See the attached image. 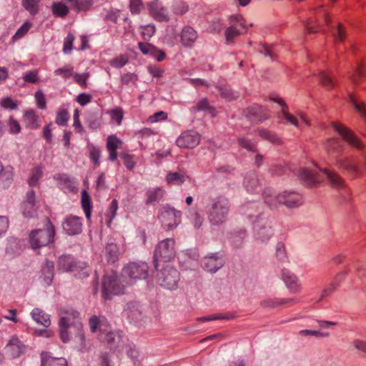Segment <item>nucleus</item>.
<instances>
[{
	"mask_svg": "<svg viewBox=\"0 0 366 366\" xmlns=\"http://www.w3.org/2000/svg\"><path fill=\"white\" fill-rule=\"evenodd\" d=\"M269 114L266 108L255 104L250 107L248 109V117L254 123H261L267 119Z\"/></svg>",
	"mask_w": 366,
	"mask_h": 366,
	"instance_id": "nucleus-20",
	"label": "nucleus"
},
{
	"mask_svg": "<svg viewBox=\"0 0 366 366\" xmlns=\"http://www.w3.org/2000/svg\"><path fill=\"white\" fill-rule=\"evenodd\" d=\"M81 206L86 219H89L91 217V201L85 191L82 192Z\"/></svg>",
	"mask_w": 366,
	"mask_h": 366,
	"instance_id": "nucleus-47",
	"label": "nucleus"
},
{
	"mask_svg": "<svg viewBox=\"0 0 366 366\" xmlns=\"http://www.w3.org/2000/svg\"><path fill=\"white\" fill-rule=\"evenodd\" d=\"M144 6L141 0H131L129 9L132 14H138L142 10Z\"/></svg>",
	"mask_w": 366,
	"mask_h": 366,
	"instance_id": "nucleus-60",
	"label": "nucleus"
},
{
	"mask_svg": "<svg viewBox=\"0 0 366 366\" xmlns=\"http://www.w3.org/2000/svg\"><path fill=\"white\" fill-rule=\"evenodd\" d=\"M121 141L115 136H109L107 138V148L109 153V159L111 161L116 160L117 157V149Z\"/></svg>",
	"mask_w": 366,
	"mask_h": 366,
	"instance_id": "nucleus-30",
	"label": "nucleus"
},
{
	"mask_svg": "<svg viewBox=\"0 0 366 366\" xmlns=\"http://www.w3.org/2000/svg\"><path fill=\"white\" fill-rule=\"evenodd\" d=\"M156 277L160 286L169 290H176L180 280L179 272L169 264L157 271Z\"/></svg>",
	"mask_w": 366,
	"mask_h": 366,
	"instance_id": "nucleus-6",
	"label": "nucleus"
},
{
	"mask_svg": "<svg viewBox=\"0 0 366 366\" xmlns=\"http://www.w3.org/2000/svg\"><path fill=\"white\" fill-rule=\"evenodd\" d=\"M263 197L265 202L270 207H275L277 204H282L287 208H297L302 204V196L295 192L285 191L277 195L270 190L264 191Z\"/></svg>",
	"mask_w": 366,
	"mask_h": 366,
	"instance_id": "nucleus-4",
	"label": "nucleus"
},
{
	"mask_svg": "<svg viewBox=\"0 0 366 366\" xmlns=\"http://www.w3.org/2000/svg\"><path fill=\"white\" fill-rule=\"evenodd\" d=\"M233 318V315L229 314H218L215 315L208 316V317H199L197 319L198 321L207 322V321H213V320H232Z\"/></svg>",
	"mask_w": 366,
	"mask_h": 366,
	"instance_id": "nucleus-53",
	"label": "nucleus"
},
{
	"mask_svg": "<svg viewBox=\"0 0 366 366\" xmlns=\"http://www.w3.org/2000/svg\"><path fill=\"white\" fill-rule=\"evenodd\" d=\"M182 212L174 207H163L159 219L164 227L167 229H172L181 223Z\"/></svg>",
	"mask_w": 366,
	"mask_h": 366,
	"instance_id": "nucleus-11",
	"label": "nucleus"
},
{
	"mask_svg": "<svg viewBox=\"0 0 366 366\" xmlns=\"http://www.w3.org/2000/svg\"><path fill=\"white\" fill-rule=\"evenodd\" d=\"M244 184L247 192L250 193L259 192V180L255 174H251L245 177Z\"/></svg>",
	"mask_w": 366,
	"mask_h": 366,
	"instance_id": "nucleus-31",
	"label": "nucleus"
},
{
	"mask_svg": "<svg viewBox=\"0 0 366 366\" xmlns=\"http://www.w3.org/2000/svg\"><path fill=\"white\" fill-rule=\"evenodd\" d=\"M89 328L92 332H99V337L105 341L111 347L119 346L122 336L119 332L112 331L110 325L104 317L93 316L89 321Z\"/></svg>",
	"mask_w": 366,
	"mask_h": 366,
	"instance_id": "nucleus-2",
	"label": "nucleus"
},
{
	"mask_svg": "<svg viewBox=\"0 0 366 366\" xmlns=\"http://www.w3.org/2000/svg\"><path fill=\"white\" fill-rule=\"evenodd\" d=\"M271 99L282 107V111L278 117L280 118L282 117L287 122H290L296 127H299L300 124L298 119L287 112L288 106L285 104L284 100L280 97H272Z\"/></svg>",
	"mask_w": 366,
	"mask_h": 366,
	"instance_id": "nucleus-25",
	"label": "nucleus"
},
{
	"mask_svg": "<svg viewBox=\"0 0 366 366\" xmlns=\"http://www.w3.org/2000/svg\"><path fill=\"white\" fill-rule=\"evenodd\" d=\"M176 254L175 241L172 238H167L159 242L154 249V259L155 267L157 268V262H169L174 259Z\"/></svg>",
	"mask_w": 366,
	"mask_h": 366,
	"instance_id": "nucleus-10",
	"label": "nucleus"
},
{
	"mask_svg": "<svg viewBox=\"0 0 366 366\" xmlns=\"http://www.w3.org/2000/svg\"><path fill=\"white\" fill-rule=\"evenodd\" d=\"M7 125L11 134H16L21 132L20 124L13 117L9 118L7 122Z\"/></svg>",
	"mask_w": 366,
	"mask_h": 366,
	"instance_id": "nucleus-56",
	"label": "nucleus"
},
{
	"mask_svg": "<svg viewBox=\"0 0 366 366\" xmlns=\"http://www.w3.org/2000/svg\"><path fill=\"white\" fill-rule=\"evenodd\" d=\"M164 194V191L159 188L156 187L152 189H149L147 192V199L146 201V204H153L158 202H159Z\"/></svg>",
	"mask_w": 366,
	"mask_h": 366,
	"instance_id": "nucleus-32",
	"label": "nucleus"
},
{
	"mask_svg": "<svg viewBox=\"0 0 366 366\" xmlns=\"http://www.w3.org/2000/svg\"><path fill=\"white\" fill-rule=\"evenodd\" d=\"M327 177L330 184L336 188H343L345 186L344 180L336 172H330L326 169L322 170Z\"/></svg>",
	"mask_w": 366,
	"mask_h": 366,
	"instance_id": "nucleus-33",
	"label": "nucleus"
},
{
	"mask_svg": "<svg viewBox=\"0 0 366 366\" xmlns=\"http://www.w3.org/2000/svg\"><path fill=\"white\" fill-rule=\"evenodd\" d=\"M240 34L241 31L237 29V27L234 26V25H230L226 29L224 33L227 42H232L236 37L240 35Z\"/></svg>",
	"mask_w": 366,
	"mask_h": 366,
	"instance_id": "nucleus-44",
	"label": "nucleus"
},
{
	"mask_svg": "<svg viewBox=\"0 0 366 366\" xmlns=\"http://www.w3.org/2000/svg\"><path fill=\"white\" fill-rule=\"evenodd\" d=\"M24 122L26 127L31 129H37L39 127L38 117L34 110H29L25 112L24 115Z\"/></svg>",
	"mask_w": 366,
	"mask_h": 366,
	"instance_id": "nucleus-37",
	"label": "nucleus"
},
{
	"mask_svg": "<svg viewBox=\"0 0 366 366\" xmlns=\"http://www.w3.org/2000/svg\"><path fill=\"white\" fill-rule=\"evenodd\" d=\"M31 24L29 22H25L16 31L12 39L14 41H16L22 38L29 30Z\"/></svg>",
	"mask_w": 366,
	"mask_h": 366,
	"instance_id": "nucleus-55",
	"label": "nucleus"
},
{
	"mask_svg": "<svg viewBox=\"0 0 366 366\" xmlns=\"http://www.w3.org/2000/svg\"><path fill=\"white\" fill-rule=\"evenodd\" d=\"M325 147L328 152L332 153H340L343 150V144L339 139H328Z\"/></svg>",
	"mask_w": 366,
	"mask_h": 366,
	"instance_id": "nucleus-42",
	"label": "nucleus"
},
{
	"mask_svg": "<svg viewBox=\"0 0 366 366\" xmlns=\"http://www.w3.org/2000/svg\"><path fill=\"white\" fill-rule=\"evenodd\" d=\"M55 234L54 227L48 221L46 228L31 231L29 235V241L34 249L46 246L51 242Z\"/></svg>",
	"mask_w": 366,
	"mask_h": 366,
	"instance_id": "nucleus-7",
	"label": "nucleus"
},
{
	"mask_svg": "<svg viewBox=\"0 0 366 366\" xmlns=\"http://www.w3.org/2000/svg\"><path fill=\"white\" fill-rule=\"evenodd\" d=\"M127 285L122 281H120L117 275L114 272H110L104 274L102 280V293L105 298H110L112 295L123 294L124 288Z\"/></svg>",
	"mask_w": 366,
	"mask_h": 366,
	"instance_id": "nucleus-8",
	"label": "nucleus"
},
{
	"mask_svg": "<svg viewBox=\"0 0 366 366\" xmlns=\"http://www.w3.org/2000/svg\"><path fill=\"white\" fill-rule=\"evenodd\" d=\"M43 171L41 167H34L30 172L28 178V184L29 187H33L36 186L39 183V179L42 177Z\"/></svg>",
	"mask_w": 366,
	"mask_h": 366,
	"instance_id": "nucleus-39",
	"label": "nucleus"
},
{
	"mask_svg": "<svg viewBox=\"0 0 366 366\" xmlns=\"http://www.w3.org/2000/svg\"><path fill=\"white\" fill-rule=\"evenodd\" d=\"M31 316L37 324L45 327H48L51 325L50 315L41 309L34 308L31 312Z\"/></svg>",
	"mask_w": 366,
	"mask_h": 366,
	"instance_id": "nucleus-27",
	"label": "nucleus"
},
{
	"mask_svg": "<svg viewBox=\"0 0 366 366\" xmlns=\"http://www.w3.org/2000/svg\"><path fill=\"white\" fill-rule=\"evenodd\" d=\"M93 0H74V9L76 11H87L93 5Z\"/></svg>",
	"mask_w": 366,
	"mask_h": 366,
	"instance_id": "nucleus-50",
	"label": "nucleus"
},
{
	"mask_svg": "<svg viewBox=\"0 0 366 366\" xmlns=\"http://www.w3.org/2000/svg\"><path fill=\"white\" fill-rule=\"evenodd\" d=\"M230 204L224 197H217L211 199L207 207V215L209 222L214 225L225 222L229 214Z\"/></svg>",
	"mask_w": 366,
	"mask_h": 366,
	"instance_id": "nucleus-3",
	"label": "nucleus"
},
{
	"mask_svg": "<svg viewBox=\"0 0 366 366\" xmlns=\"http://www.w3.org/2000/svg\"><path fill=\"white\" fill-rule=\"evenodd\" d=\"M51 11L55 16L64 18L69 14V8L62 2H53Z\"/></svg>",
	"mask_w": 366,
	"mask_h": 366,
	"instance_id": "nucleus-38",
	"label": "nucleus"
},
{
	"mask_svg": "<svg viewBox=\"0 0 366 366\" xmlns=\"http://www.w3.org/2000/svg\"><path fill=\"white\" fill-rule=\"evenodd\" d=\"M129 59L127 55L122 54L109 61L110 66L114 68H122L128 63Z\"/></svg>",
	"mask_w": 366,
	"mask_h": 366,
	"instance_id": "nucleus-48",
	"label": "nucleus"
},
{
	"mask_svg": "<svg viewBox=\"0 0 366 366\" xmlns=\"http://www.w3.org/2000/svg\"><path fill=\"white\" fill-rule=\"evenodd\" d=\"M298 176L301 181H302L307 186L316 185L323 180V178L319 173L316 166L312 169H300L298 172Z\"/></svg>",
	"mask_w": 366,
	"mask_h": 366,
	"instance_id": "nucleus-12",
	"label": "nucleus"
},
{
	"mask_svg": "<svg viewBox=\"0 0 366 366\" xmlns=\"http://www.w3.org/2000/svg\"><path fill=\"white\" fill-rule=\"evenodd\" d=\"M224 264V261L222 256L217 253L211 254L204 257L202 266L204 269L211 273H215Z\"/></svg>",
	"mask_w": 366,
	"mask_h": 366,
	"instance_id": "nucleus-17",
	"label": "nucleus"
},
{
	"mask_svg": "<svg viewBox=\"0 0 366 366\" xmlns=\"http://www.w3.org/2000/svg\"><path fill=\"white\" fill-rule=\"evenodd\" d=\"M230 24L231 25H234V26L237 27L238 26L242 27V29H247V25L245 24V20L240 14H235L230 17Z\"/></svg>",
	"mask_w": 366,
	"mask_h": 366,
	"instance_id": "nucleus-58",
	"label": "nucleus"
},
{
	"mask_svg": "<svg viewBox=\"0 0 366 366\" xmlns=\"http://www.w3.org/2000/svg\"><path fill=\"white\" fill-rule=\"evenodd\" d=\"M259 135L264 139L274 144H281L280 138L273 132L269 131L267 129H261L258 131Z\"/></svg>",
	"mask_w": 366,
	"mask_h": 366,
	"instance_id": "nucleus-40",
	"label": "nucleus"
},
{
	"mask_svg": "<svg viewBox=\"0 0 366 366\" xmlns=\"http://www.w3.org/2000/svg\"><path fill=\"white\" fill-rule=\"evenodd\" d=\"M21 210L25 217L33 218L35 217L37 206L35 202V192L33 189H30L26 192L24 201L21 204Z\"/></svg>",
	"mask_w": 366,
	"mask_h": 366,
	"instance_id": "nucleus-16",
	"label": "nucleus"
},
{
	"mask_svg": "<svg viewBox=\"0 0 366 366\" xmlns=\"http://www.w3.org/2000/svg\"><path fill=\"white\" fill-rule=\"evenodd\" d=\"M6 350L13 358H15L24 352V346L18 338L12 337L6 345Z\"/></svg>",
	"mask_w": 366,
	"mask_h": 366,
	"instance_id": "nucleus-26",
	"label": "nucleus"
},
{
	"mask_svg": "<svg viewBox=\"0 0 366 366\" xmlns=\"http://www.w3.org/2000/svg\"><path fill=\"white\" fill-rule=\"evenodd\" d=\"M219 91L221 96L227 101H231L238 97V94L227 86H219Z\"/></svg>",
	"mask_w": 366,
	"mask_h": 366,
	"instance_id": "nucleus-45",
	"label": "nucleus"
},
{
	"mask_svg": "<svg viewBox=\"0 0 366 366\" xmlns=\"http://www.w3.org/2000/svg\"><path fill=\"white\" fill-rule=\"evenodd\" d=\"M188 177L184 172H170L166 177V181L169 184L180 185L183 184Z\"/></svg>",
	"mask_w": 366,
	"mask_h": 366,
	"instance_id": "nucleus-35",
	"label": "nucleus"
},
{
	"mask_svg": "<svg viewBox=\"0 0 366 366\" xmlns=\"http://www.w3.org/2000/svg\"><path fill=\"white\" fill-rule=\"evenodd\" d=\"M142 34L144 39L151 38L155 33L156 28L154 24H148L141 26Z\"/></svg>",
	"mask_w": 366,
	"mask_h": 366,
	"instance_id": "nucleus-59",
	"label": "nucleus"
},
{
	"mask_svg": "<svg viewBox=\"0 0 366 366\" xmlns=\"http://www.w3.org/2000/svg\"><path fill=\"white\" fill-rule=\"evenodd\" d=\"M57 267L58 270L64 272H74L77 267H80V266H77V264L72 257L69 255H62L58 259Z\"/></svg>",
	"mask_w": 366,
	"mask_h": 366,
	"instance_id": "nucleus-24",
	"label": "nucleus"
},
{
	"mask_svg": "<svg viewBox=\"0 0 366 366\" xmlns=\"http://www.w3.org/2000/svg\"><path fill=\"white\" fill-rule=\"evenodd\" d=\"M54 264L52 261L46 260L41 268V280L47 286L51 285L54 277Z\"/></svg>",
	"mask_w": 366,
	"mask_h": 366,
	"instance_id": "nucleus-28",
	"label": "nucleus"
},
{
	"mask_svg": "<svg viewBox=\"0 0 366 366\" xmlns=\"http://www.w3.org/2000/svg\"><path fill=\"white\" fill-rule=\"evenodd\" d=\"M79 315V312L73 310H61L59 322V335L64 342H67L73 335L81 334L82 325Z\"/></svg>",
	"mask_w": 366,
	"mask_h": 366,
	"instance_id": "nucleus-1",
	"label": "nucleus"
},
{
	"mask_svg": "<svg viewBox=\"0 0 366 366\" xmlns=\"http://www.w3.org/2000/svg\"><path fill=\"white\" fill-rule=\"evenodd\" d=\"M250 218L256 239L262 242H267L274 234L272 221L263 214L252 215Z\"/></svg>",
	"mask_w": 366,
	"mask_h": 366,
	"instance_id": "nucleus-5",
	"label": "nucleus"
},
{
	"mask_svg": "<svg viewBox=\"0 0 366 366\" xmlns=\"http://www.w3.org/2000/svg\"><path fill=\"white\" fill-rule=\"evenodd\" d=\"M118 209V202L117 199H113L107 211L106 216L108 219L109 223L115 217L117 211Z\"/></svg>",
	"mask_w": 366,
	"mask_h": 366,
	"instance_id": "nucleus-54",
	"label": "nucleus"
},
{
	"mask_svg": "<svg viewBox=\"0 0 366 366\" xmlns=\"http://www.w3.org/2000/svg\"><path fill=\"white\" fill-rule=\"evenodd\" d=\"M56 75H59L64 79L73 76V66L68 64L54 71Z\"/></svg>",
	"mask_w": 366,
	"mask_h": 366,
	"instance_id": "nucleus-52",
	"label": "nucleus"
},
{
	"mask_svg": "<svg viewBox=\"0 0 366 366\" xmlns=\"http://www.w3.org/2000/svg\"><path fill=\"white\" fill-rule=\"evenodd\" d=\"M238 143L241 147L248 151L253 152L257 151L255 144L251 142V141L249 139L240 137L238 138Z\"/></svg>",
	"mask_w": 366,
	"mask_h": 366,
	"instance_id": "nucleus-61",
	"label": "nucleus"
},
{
	"mask_svg": "<svg viewBox=\"0 0 366 366\" xmlns=\"http://www.w3.org/2000/svg\"><path fill=\"white\" fill-rule=\"evenodd\" d=\"M69 119L68 112L64 109H59L56 113L55 122L60 126L66 125Z\"/></svg>",
	"mask_w": 366,
	"mask_h": 366,
	"instance_id": "nucleus-49",
	"label": "nucleus"
},
{
	"mask_svg": "<svg viewBox=\"0 0 366 366\" xmlns=\"http://www.w3.org/2000/svg\"><path fill=\"white\" fill-rule=\"evenodd\" d=\"M62 228L69 235H75L81 233L82 229V219L77 216H66L63 222Z\"/></svg>",
	"mask_w": 366,
	"mask_h": 366,
	"instance_id": "nucleus-14",
	"label": "nucleus"
},
{
	"mask_svg": "<svg viewBox=\"0 0 366 366\" xmlns=\"http://www.w3.org/2000/svg\"><path fill=\"white\" fill-rule=\"evenodd\" d=\"M325 20L327 25L331 30V32H332V35L334 36L335 40L340 41V42L344 40V34H345L342 25L340 24H338L335 28H332L330 25V16L328 14H325Z\"/></svg>",
	"mask_w": 366,
	"mask_h": 366,
	"instance_id": "nucleus-36",
	"label": "nucleus"
},
{
	"mask_svg": "<svg viewBox=\"0 0 366 366\" xmlns=\"http://www.w3.org/2000/svg\"><path fill=\"white\" fill-rule=\"evenodd\" d=\"M335 162L340 169L347 172L353 177H357L360 173L357 164L348 157H338L336 158Z\"/></svg>",
	"mask_w": 366,
	"mask_h": 366,
	"instance_id": "nucleus-18",
	"label": "nucleus"
},
{
	"mask_svg": "<svg viewBox=\"0 0 366 366\" xmlns=\"http://www.w3.org/2000/svg\"><path fill=\"white\" fill-rule=\"evenodd\" d=\"M197 38V32L189 26H184L180 34V42L185 47H192Z\"/></svg>",
	"mask_w": 366,
	"mask_h": 366,
	"instance_id": "nucleus-22",
	"label": "nucleus"
},
{
	"mask_svg": "<svg viewBox=\"0 0 366 366\" xmlns=\"http://www.w3.org/2000/svg\"><path fill=\"white\" fill-rule=\"evenodd\" d=\"M119 249L116 244L108 243L106 246V257L108 262H115L118 259Z\"/></svg>",
	"mask_w": 366,
	"mask_h": 366,
	"instance_id": "nucleus-41",
	"label": "nucleus"
},
{
	"mask_svg": "<svg viewBox=\"0 0 366 366\" xmlns=\"http://www.w3.org/2000/svg\"><path fill=\"white\" fill-rule=\"evenodd\" d=\"M332 127L350 145L359 150L363 149V144L360 139L350 130L337 123H333Z\"/></svg>",
	"mask_w": 366,
	"mask_h": 366,
	"instance_id": "nucleus-15",
	"label": "nucleus"
},
{
	"mask_svg": "<svg viewBox=\"0 0 366 366\" xmlns=\"http://www.w3.org/2000/svg\"><path fill=\"white\" fill-rule=\"evenodd\" d=\"M320 82L327 89H330L334 87V82L325 71H322L319 74Z\"/></svg>",
	"mask_w": 366,
	"mask_h": 366,
	"instance_id": "nucleus-51",
	"label": "nucleus"
},
{
	"mask_svg": "<svg viewBox=\"0 0 366 366\" xmlns=\"http://www.w3.org/2000/svg\"><path fill=\"white\" fill-rule=\"evenodd\" d=\"M300 335H312L317 337H329L330 333L328 332H322L318 330H302L300 331Z\"/></svg>",
	"mask_w": 366,
	"mask_h": 366,
	"instance_id": "nucleus-63",
	"label": "nucleus"
},
{
	"mask_svg": "<svg viewBox=\"0 0 366 366\" xmlns=\"http://www.w3.org/2000/svg\"><path fill=\"white\" fill-rule=\"evenodd\" d=\"M41 357V366H67V362L64 358L53 357L47 352H42Z\"/></svg>",
	"mask_w": 366,
	"mask_h": 366,
	"instance_id": "nucleus-29",
	"label": "nucleus"
},
{
	"mask_svg": "<svg viewBox=\"0 0 366 366\" xmlns=\"http://www.w3.org/2000/svg\"><path fill=\"white\" fill-rule=\"evenodd\" d=\"M276 255L281 261H285L287 259L285 246L282 242H279L276 245Z\"/></svg>",
	"mask_w": 366,
	"mask_h": 366,
	"instance_id": "nucleus-62",
	"label": "nucleus"
},
{
	"mask_svg": "<svg viewBox=\"0 0 366 366\" xmlns=\"http://www.w3.org/2000/svg\"><path fill=\"white\" fill-rule=\"evenodd\" d=\"M14 176V168L11 166L4 167L0 162V179L2 178L8 186L13 182Z\"/></svg>",
	"mask_w": 366,
	"mask_h": 366,
	"instance_id": "nucleus-34",
	"label": "nucleus"
},
{
	"mask_svg": "<svg viewBox=\"0 0 366 366\" xmlns=\"http://www.w3.org/2000/svg\"><path fill=\"white\" fill-rule=\"evenodd\" d=\"M74 81L81 87H86V81L89 77V74L87 73L83 74H75L74 76Z\"/></svg>",
	"mask_w": 366,
	"mask_h": 366,
	"instance_id": "nucleus-64",
	"label": "nucleus"
},
{
	"mask_svg": "<svg viewBox=\"0 0 366 366\" xmlns=\"http://www.w3.org/2000/svg\"><path fill=\"white\" fill-rule=\"evenodd\" d=\"M282 277L287 288L292 293H299L302 290V285L299 279L289 270H283Z\"/></svg>",
	"mask_w": 366,
	"mask_h": 366,
	"instance_id": "nucleus-21",
	"label": "nucleus"
},
{
	"mask_svg": "<svg viewBox=\"0 0 366 366\" xmlns=\"http://www.w3.org/2000/svg\"><path fill=\"white\" fill-rule=\"evenodd\" d=\"M350 272V268L345 269V270L339 272L337 274V275L335 277V282H332L329 284L322 291L321 293L320 297L317 300V302H320L323 300L325 297H329L337 289V287L339 285L338 282L345 276H346L348 272Z\"/></svg>",
	"mask_w": 366,
	"mask_h": 366,
	"instance_id": "nucleus-23",
	"label": "nucleus"
},
{
	"mask_svg": "<svg viewBox=\"0 0 366 366\" xmlns=\"http://www.w3.org/2000/svg\"><path fill=\"white\" fill-rule=\"evenodd\" d=\"M149 13L157 21H168L169 16L166 8L159 5L157 2H150L147 4Z\"/></svg>",
	"mask_w": 366,
	"mask_h": 366,
	"instance_id": "nucleus-19",
	"label": "nucleus"
},
{
	"mask_svg": "<svg viewBox=\"0 0 366 366\" xmlns=\"http://www.w3.org/2000/svg\"><path fill=\"white\" fill-rule=\"evenodd\" d=\"M148 275V266L145 262H131L124 267L122 277L126 285H132L137 280L145 279Z\"/></svg>",
	"mask_w": 366,
	"mask_h": 366,
	"instance_id": "nucleus-9",
	"label": "nucleus"
},
{
	"mask_svg": "<svg viewBox=\"0 0 366 366\" xmlns=\"http://www.w3.org/2000/svg\"><path fill=\"white\" fill-rule=\"evenodd\" d=\"M295 302V299L286 298L280 300H265L261 302V305L264 307H274L279 305L289 304Z\"/></svg>",
	"mask_w": 366,
	"mask_h": 366,
	"instance_id": "nucleus-43",
	"label": "nucleus"
},
{
	"mask_svg": "<svg viewBox=\"0 0 366 366\" xmlns=\"http://www.w3.org/2000/svg\"><path fill=\"white\" fill-rule=\"evenodd\" d=\"M200 142V135L194 130H188L181 134L176 143L179 147L194 148Z\"/></svg>",
	"mask_w": 366,
	"mask_h": 366,
	"instance_id": "nucleus-13",
	"label": "nucleus"
},
{
	"mask_svg": "<svg viewBox=\"0 0 366 366\" xmlns=\"http://www.w3.org/2000/svg\"><path fill=\"white\" fill-rule=\"evenodd\" d=\"M38 0H22V5L24 9L31 14L34 15L39 11Z\"/></svg>",
	"mask_w": 366,
	"mask_h": 366,
	"instance_id": "nucleus-46",
	"label": "nucleus"
},
{
	"mask_svg": "<svg viewBox=\"0 0 366 366\" xmlns=\"http://www.w3.org/2000/svg\"><path fill=\"white\" fill-rule=\"evenodd\" d=\"M74 39L75 36L71 33H69L64 39L63 51L65 54H69L71 52Z\"/></svg>",
	"mask_w": 366,
	"mask_h": 366,
	"instance_id": "nucleus-57",
	"label": "nucleus"
}]
</instances>
